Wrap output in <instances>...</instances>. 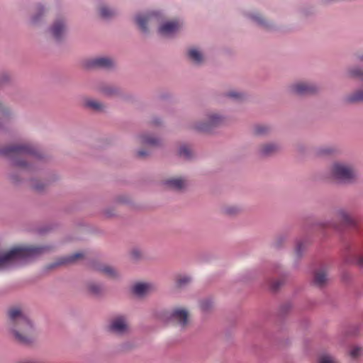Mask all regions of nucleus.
<instances>
[{
  "instance_id": "obj_45",
  "label": "nucleus",
  "mask_w": 363,
  "mask_h": 363,
  "mask_svg": "<svg viewBox=\"0 0 363 363\" xmlns=\"http://www.w3.org/2000/svg\"><path fill=\"white\" fill-rule=\"evenodd\" d=\"M152 123L155 125H159V124H160L161 122H160V120L159 118H155V119H153Z\"/></svg>"
},
{
  "instance_id": "obj_33",
  "label": "nucleus",
  "mask_w": 363,
  "mask_h": 363,
  "mask_svg": "<svg viewBox=\"0 0 363 363\" xmlns=\"http://www.w3.org/2000/svg\"><path fill=\"white\" fill-rule=\"evenodd\" d=\"M213 306V303L210 299H204L200 302V308L203 311H209Z\"/></svg>"
},
{
  "instance_id": "obj_11",
  "label": "nucleus",
  "mask_w": 363,
  "mask_h": 363,
  "mask_svg": "<svg viewBox=\"0 0 363 363\" xmlns=\"http://www.w3.org/2000/svg\"><path fill=\"white\" fill-rule=\"evenodd\" d=\"M187 60L195 65H201L205 60V54L201 48L197 46H191L186 52Z\"/></svg>"
},
{
  "instance_id": "obj_4",
  "label": "nucleus",
  "mask_w": 363,
  "mask_h": 363,
  "mask_svg": "<svg viewBox=\"0 0 363 363\" xmlns=\"http://www.w3.org/2000/svg\"><path fill=\"white\" fill-rule=\"evenodd\" d=\"M331 177L340 183L350 184L358 177L356 169L350 164L342 162H335L330 167Z\"/></svg>"
},
{
  "instance_id": "obj_43",
  "label": "nucleus",
  "mask_w": 363,
  "mask_h": 363,
  "mask_svg": "<svg viewBox=\"0 0 363 363\" xmlns=\"http://www.w3.org/2000/svg\"><path fill=\"white\" fill-rule=\"evenodd\" d=\"M138 155L141 157H144L147 155V152L145 150H139L138 152Z\"/></svg>"
},
{
  "instance_id": "obj_28",
  "label": "nucleus",
  "mask_w": 363,
  "mask_h": 363,
  "mask_svg": "<svg viewBox=\"0 0 363 363\" xmlns=\"http://www.w3.org/2000/svg\"><path fill=\"white\" fill-rule=\"evenodd\" d=\"M101 271L107 276L111 278H117L119 275L117 270L115 268L110 266H105L102 267Z\"/></svg>"
},
{
  "instance_id": "obj_41",
  "label": "nucleus",
  "mask_w": 363,
  "mask_h": 363,
  "mask_svg": "<svg viewBox=\"0 0 363 363\" xmlns=\"http://www.w3.org/2000/svg\"><path fill=\"white\" fill-rule=\"evenodd\" d=\"M9 79V74L7 73H2L0 75V80L1 82H6Z\"/></svg>"
},
{
  "instance_id": "obj_10",
  "label": "nucleus",
  "mask_w": 363,
  "mask_h": 363,
  "mask_svg": "<svg viewBox=\"0 0 363 363\" xmlns=\"http://www.w3.org/2000/svg\"><path fill=\"white\" fill-rule=\"evenodd\" d=\"M169 318L180 327L184 328L188 324L189 312L184 308H175L169 313Z\"/></svg>"
},
{
  "instance_id": "obj_32",
  "label": "nucleus",
  "mask_w": 363,
  "mask_h": 363,
  "mask_svg": "<svg viewBox=\"0 0 363 363\" xmlns=\"http://www.w3.org/2000/svg\"><path fill=\"white\" fill-rule=\"evenodd\" d=\"M350 102H356L363 100V90H359L348 97Z\"/></svg>"
},
{
  "instance_id": "obj_3",
  "label": "nucleus",
  "mask_w": 363,
  "mask_h": 363,
  "mask_svg": "<svg viewBox=\"0 0 363 363\" xmlns=\"http://www.w3.org/2000/svg\"><path fill=\"white\" fill-rule=\"evenodd\" d=\"M0 155L11 159L14 166L28 170L33 169V162L39 157L35 147L27 143L0 149Z\"/></svg>"
},
{
  "instance_id": "obj_19",
  "label": "nucleus",
  "mask_w": 363,
  "mask_h": 363,
  "mask_svg": "<svg viewBox=\"0 0 363 363\" xmlns=\"http://www.w3.org/2000/svg\"><path fill=\"white\" fill-rule=\"evenodd\" d=\"M337 219L344 225H353L354 220L350 213L345 209H340L336 212Z\"/></svg>"
},
{
  "instance_id": "obj_31",
  "label": "nucleus",
  "mask_w": 363,
  "mask_h": 363,
  "mask_svg": "<svg viewBox=\"0 0 363 363\" xmlns=\"http://www.w3.org/2000/svg\"><path fill=\"white\" fill-rule=\"evenodd\" d=\"M269 130V127L264 125H259L255 127L254 132L257 135H264Z\"/></svg>"
},
{
  "instance_id": "obj_35",
  "label": "nucleus",
  "mask_w": 363,
  "mask_h": 363,
  "mask_svg": "<svg viewBox=\"0 0 363 363\" xmlns=\"http://www.w3.org/2000/svg\"><path fill=\"white\" fill-rule=\"evenodd\" d=\"M228 96L234 99H241L244 96L242 93L238 91H230L228 93Z\"/></svg>"
},
{
  "instance_id": "obj_7",
  "label": "nucleus",
  "mask_w": 363,
  "mask_h": 363,
  "mask_svg": "<svg viewBox=\"0 0 363 363\" xmlns=\"http://www.w3.org/2000/svg\"><path fill=\"white\" fill-rule=\"evenodd\" d=\"M108 330L119 336L128 335L130 333V326L127 317L123 315L113 317L108 324Z\"/></svg>"
},
{
  "instance_id": "obj_23",
  "label": "nucleus",
  "mask_w": 363,
  "mask_h": 363,
  "mask_svg": "<svg viewBox=\"0 0 363 363\" xmlns=\"http://www.w3.org/2000/svg\"><path fill=\"white\" fill-rule=\"evenodd\" d=\"M82 257L83 254L82 252H76L71 255L60 258L58 261L55 264V265L74 263V262H76L79 258H82Z\"/></svg>"
},
{
  "instance_id": "obj_22",
  "label": "nucleus",
  "mask_w": 363,
  "mask_h": 363,
  "mask_svg": "<svg viewBox=\"0 0 363 363\" xmlns=\"http://www.w3.org/2000/svg\"><path fill=\"white\" fill-rule=\"evenodd\" d=\"M192 281V277L189 274H179L175 279V286L179 289H184Z\"/></svg>"
},
{
  "instance_id": "obj_29",
  "label": "nucleus",
  "mask_w": 363,
  "mask_h": 363,
  "mask_svg": "<svg viewBox=\"0 0 363 363\" xmlns=\"http://www.w3.org/2000/svg\"><path fill=\"white\" fill-rule=\"evenodd\" d=\"M179 155L184 159H190L192 156V152L188 146L182 145L179 149Z\"/></svg>"
},
{
  "instance_id": "obj_48",
  "label": "nucleus",
  "mask_w": 363,
  "mask_h": 363,
  "mask_svg": "<svg viewBox=\"0 0 363 363\" xmlns=\"http://www.w3.org/2000/svg\"><path fill=\"white\" fill-rule=\"evenodd\" d=\"M362 61L363 62V56L361 57Z\"/></svg>"
},
{
  "instance_id": "obj_13",
  "label": "nucleus",
  "mask_w": 363,
  "mask_h": 363,
  "mask_svg": "<svg viewBox=\"0 0 363 363\" xmlns=\"http://www.w3.org/2000/svg\"><path fill=\"white\" fill-rule=\"evenodd\" d=\"M131 290L137 296L143 297L153 291L155 287L149 282H137L132 285Z\"/></svg>"
},
{
  "instance_id": "obj_2",
  "label": "nucleus",
  "mask_w": 363,
  "mask_h": 363,
  "mask_svg": "<svg viewBox=\"0 0 363 363\" xmlns=\"http://www.w3.org/2000/svg\"><path fill=\"white\" fill-rule=\"evenodd\" d=\"M7 313L14 340L23 345H32L36 340L38 330L28 313L18 306L9 308Z\"/></svg>"
},
{
  "instance_id": "obj_34",
  "label": "nucleus",
  "mask_w": 363,
  "mask_h": 363,
  "mask_svg": "<svg viewBox=\"0 0 363 363\" xmlns=\"http://www.w3.org/2000/svg\"><path fill=\"white\" fill-rule=\"evenodd\" d=\"M320 363H337L335 359L329 354H324L320 357Z\"/></svg>"
},
{
  "instance_id": "obj_30",
  "label": "nucleus",
  "mask_w": 363,
  "mask_h": 363,
  "mask_svg": "<svg viewBox=\"0 0 363 363\" xmlns=\"http://www.w3.org/2000/svg\"><path fill=\"white\" fill-rule=\"evenodd\" d=\"M347 74L352 77H362L363 71L359 67H354L347 69Z\"/></svg>"
},
{
  "instance_id": "obj_40",
  "label": "nucleus",
  "mask_w": 363,
  "mask_h": 363,
  "mask_svg": "<svg viewBox=\"0 0 363 363\" xmlns=\"http://www.w3.org/2000/svg\"><path fill=\"white\" fill-rule=\"evenodd\" d=\"M44 186H45L44 184H38L37 183H33L32 184L33 188L38 191L43 190L44 188Z\"/></svg>"
},
{
  "instance_id": "obj_44",
  "label": "nucleus",
  "mask_w": 363,
  "mask_h": 363,
  "mask_svg": "<svg viewBox=\"0 0 363 363\" xmlns=\"http://www.w3.org/2000/svg\"><path fill=\"white\" fill-rule=\"evenodd\" d=\"M226 212L229 214H232V213H234L237 211V209L235 208H226Z\"/></svg>"
},
{
  "instance_id": "obj_1",
  "label": "nucleus",
  "mask_w": 363,
  "mask_h": 363,
  "mask_svg": "<svg viewBox=\"0 0 363 363\" xmlns=\"http://www.w3.org/2000/svg\"><path fill=\"white\" fill-rule=\"evenodd\" d=\"M48 245H18L0 252V271L10 270L24 265L48 252Z\"/></svg>"
},
{
  "instance_id": "obj_17",
  "label": "nucleus",
  "mask_w": 363,
  "mask_h": 363,
  "mask_svg": "<svg viewBox=\"0 0 363 363\" xmlns=\"http://www.w3.org/2000/svg\"><path fill=\"white\" fill-rule=\"evenodd\" d=\"M246 17L252 23L264 28H269L271 25L257 11H248L245 13Z\"/></svg>"
},
{
  "instance_id": "obj_9",
  "label": "nucleus",
  "mask_w": 363,
  "mask_h": 363,
  "mask_svg": "<svg viewBox=\"0 0 363 363\" xmlns=\"http://www.w3.org/2000/svg\"><path fill=\"white\" fill-rule=\"evenodd\" d=\"M67 30L66 21L60 18L56 19L49 28V32L55 40L62 39Z\"/></svg>"
},
{
  "instance_id": "obj_6",
  "label": "nucleus",
  "mask_w": 363,
  "mask_h": 363,
  "mask_svg": "<svg viewBox=\"0 0 363 363\" xmlns=\"http://www.w3.org/2000/svg\"><path fill=\"white\" fill-rule=\"evenodd\" d=\"M162 13L157 11H150L145 13H140L135 16V21L140 30L147 33L149 26L158 23L162 19Z\"/></svg>"
},
{
  "instance_id": "obj_37",
  "label": "nucleus",
  "mask_w": 363,
  "mask_h": 363,
  "mask_svg": "<svg viewBox=\"0 0 363 363\" xmlns=\"http://www.w3.org/2000/svg\"><path fill=\"white\" fill-rule=\"evenodd\" d=\"M332 149L330 147H321L318 150V154L319 155H327L332 152Z\"/></svg>"
},
{
  "instance_id": "obj_5",
  "label": "nucleus",
  "mask_w": 363,
  "mask_h": 363,
  "mask_svg": "<svg viewBox=\"0 0 363 363\" xmlns=\"http://www.w3.org/2000/svg\"><path fill=\"white\" fill-rule=\"evenodd\" d=\"M227 122V117L221 113L208 111L203 120L195 123L194 128L202 132H208L215 128L223 125Z\"/></svg>"
},
{
  "instance_id": "obj_14",
  "label": "nucleus",
  "mask_w": 363,
  "mask_h": 363,
  "mask_svg": "<svg viewBox=\"0 0 363 363\" xmlns=\"http://www.w3.org/2000/svg\"><path fill=\"white\" fill-rule=\"evenodd\" d=\"M164 184L169 189L179 191L187 186L188 181L184 177H172L164 180Z\"/></svg>"
},
{
  "instance_id": "obj_12",
  "label": "nucleus",
  "mask_w": 363,
  "mask_h": 363,
  "mask_svg": "<svg viewBox=\"0 0 363 363\" xmlns=\"http://www.w3.org/2000/svg\"><path fill=\"white\" fill-rule=\"evenodd\" d=\"M182 24L178 21H169L163 22L158 28L160 35L166 37L175 34L181 28Z\"/></svg>"
},
{
  "instance_id": "obj_42",
  "label": "nucleus",
  "mask_w": 363,
  "mask_h": 363,
  "mask_svg": "<svg viewBox=\"0 0 363 363\" xmlns=\"http://www.w3.org/2000/svg\"><path fill=\"white\" fill-rule=\"evenodd\" d=\"M360 349L358 347H354L350 351V354L352 357H356L359 354Z\"/></svg>"
},
{
  "instance_id": "obj_25",
  "label": "nucleus",
  "mask_w": 363,
  "mask_h": 363,
  "mask_svg": "<svg viewBox=\"0 0 363 363\" xmlns=\"http://www.w3.org/2000/svg\"><path fill=\"white\" fill-rule=\"evenodd\" d=\"M136 139L138 143L147 145H156L159 143L158 138L145 134L139 135Z\"/></svg>"
},
{
  "instance_id": "obj_36",
  "label": "nucleus",
  "mask_w": 363,
  "mask_h": 363,
  "mask_svg": "<svg viewBox=\"0 0 363 363\" xmlns=\"http://www.w3.org/2000/svg\"><path fill=\"white\" fill-rule=\"evenodd\" d=\"M306 245L302 242H298L296 244L295 252L297 256H300L301 255V252L305 250Z\"/></svg>"
},
{
  "instance_id": "obj_21",
  "label": "nucleus",
  "mask_w": 363,
  "mask_h": 363,
  "mask_svg": "<svg viewBox=\"0 0 363 363\" xmlns=\"http://www.w3.org/2000/svg\"><path fill=\"white\" fill-rule=\"evenodd\" d=\"M84 106L86 108L98 112L104 111L106 108V105L102 102L92 99H86L84 101Z\"/></svg>"
},
{
  "instance_id": "obj_18",
  "label": "nucleus",
  "mask_w": 363,
  "mask_h": 363,
  "mask_svg": "<svg viewBox=\"0 0 363 363\" xmlns=\"http://www.w3.org/2000/svg\"><path fill=\"white\" fill-rule=\"evenodd\" d=\"M328 281V268L321 267L318 269L314 274L313 282L318 286H323Z\"/></svg>"
},
{
  "instance_id": "obj_26",
  "label": "nucleus",
  "mask_w": 363,
  "mask_h": 363,
  "mask_svg": "<svg viewBox=\"0 0 363 363\" xmlns=\"http://www.w3.org/2000/svg\"><path fill=\"white\" fill-rule=\"evenodd\" d=\"M87 291L95 296L99 295L103 291V286L101 284L95 281H89L86 284Z\"/></svg>"
},
{
  "instance_id": "obj_20",
  "label": "nucleus",
  "mask_w": 363,
  "mask_h": 363,
  "mask_svg": "<svg viewBox=\"0 0 363 363\" xmlns=\"http://www.w3.org/2000/svg\"><path fill=\"white\" fill-rule=\"evenodd\" d=\"M47 11L46 8L43 4H38L35 7V13L30 16V22L33 25L38 24Z\"/></svg>"
},
{
  "instance_id": "obj_27",
  "label": "nucleus",
  "mask_w": 363,
  "mask_h": 363,
  "mask_svg": "<svg viewBox=\"0 0 363 363\" xmlns=\"http://www.w3.org/2000/svg\"><path fill=\"white\" fill-rule=\"evenodd\" d=\"M98 89L99 91H101V93L106 96H113L118 93L117 89L110 85H102L99 86Z\"/></svg>"
},
{
  "instance_id": "obj_24",
  "label": "nucleus",
  "mask_w": 363,
  "mask_h": 363,
  "mask_svg": "<svg viewBox=\"0 0 363 363\" xmlns=\"http://www.w3.org/2000/svg\"><path fill=\"white\" fill-rule=\"evenodd\" d=\"M117 13L116 9L111 8L107 5H102L99 8V14L104 19H109Z\"/></svg>"
},
{
  "instance_id": "obj_46",
  "label": "nucleus",
  "mask_w": 363,
  "mask_h": 363,
  "mask_svg": "<svg viewBox=\"0 0 363 363\" xmlns=\"http://www.w3.org/2000/svg\"><path fill=\"white\" fill-rule=\"evenodd\" d=\"M4 128V125L3 124L0 122V129H3Z\"/></svg>"
},
{
  "instance_id": "obj_38",
  "label": "nucleus",
  "mask_w": 363,
  "mask_h": 363,
  "mask_svg": "<svg viewBox=\"0 0 363 363\" xmlns=\"http://www.w3.org/2000/svg\"><path fill=\"white\" fill-rule=\"evenodd\" d=\"M355 264L359 267H363V256L357 255L355 257Z\"/></svg>"
},
{
  "instance_id": "obj_15",
  "label": "nucleus",
  "mask_w": 363,
  "mask_h": 363,
  "mask_svg": "<svg viewBox=\"0 0 363 363\" xmlns=\"http://www.w3.org/2000/svg\"><path fill=\"white\" fill-rule=\"evenodd\" d=\"M281 146L277 143H268L261 145L258 149V153L263 157H268L277 152Z\"/></svg>"
},
{
  "instance_id": "obj_16",
  "label": "nucleus",
  "mask_w": 363,
  "mask_h": 363,
  "mask_svg": "<svg viewBox=\"0 0 363 363\" xmlns=\"http://www.w3.org/2000/svg\"><path fill=\"white\" fill-rule=\"evenodd\" d=\"M89 65L94 67L108 69L114 65V62L108 57H98L91 60Z\"/></svg>"
},
{
  "instance_id": "obj_8",
  "label": "nucleus",
  "mask_w": 363,
  "mask_h": 363,
  "mask_svg": "<svg viewBox=\"0 0 363 363\" xmlns=\"http://www.w3.org/2000/svg\"><path fill=\"white\" fill-rule=\"evenodd\" d=\"M290 91L298 94V95H305L313 94L317 91V86L311 83L305 82H298L294 83L289 86Z\"/></svg>"
},
{
  "instance_id": "obj_47",
  "label": "nucleus",
  "mask_w": 363,
  "mask_h": 363,
  "mask_svg": "<svg viewBox=\"0 0 363 363\" xmlns=\"http://www.w3.org/2000/svg\"><path fill=\"white\" fill-rule=\"evenodd\" d=\"M106 214L108 216H111L113 214H111V213H108V212H106Z\"/></svg>"
},
{
  "instance_id": "obj_39",
  "label": "nucleus",
  "mask_w": 363,
  "mask_h": 363,
  "mask_svg": "<svg viewBox=\"0 0 363 363\" xmlns=\"http://www.w3.org/2000/svg\"><path fill=\"white\" fill-rule=\"evenodd\" d=\"M282 284V282L279 280L274 281L271 284V288L273 290H277Z\"/></svg>"
}]
</instances>
